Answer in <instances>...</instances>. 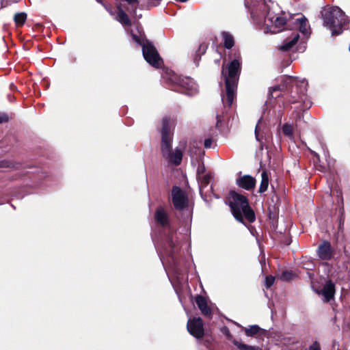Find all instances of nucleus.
<instances>
[{
  "label": "nucleus",
  "instance_id": "obj_20",
  "mask_svg": "<svg viewBox=\"0 0 350 350\" xmlns=\"http://www.w3.org/2000/svg\"><path fill=\"white\" fill-rule=\"evenodd\" d=\"M196 303L198 306L199 309L201 310L202 314L208 317H211V310L208 306L206 299L200 295H198L196 297Z\"/></svg>",
  "mask_w": 350,
  "mask_h": 350
},
{
  "label": "nucleus",
  "instance_id": "obj_24",
  "mask_svg": "<svg viewBox=\"0 0 350 350\" xmlns=\"http://www.w3.org/2000/svg\"><path fill=\"white\" fill-rule=\"evenodd\" d=\"M212 179L211 173H206L198 177L200 189L206 187Z\"/></svg>",
  "mask_w": 350,
  "mask_h": 350
},
{
  "label": "nucleus",
  "instance_id": "obj_25",
  "mask_svg": "<svg viewBox=\"0 0 350 350\" xmlns=\"http://www.w3.org/2000/svg\"><path fill=\"white\" fill-rule=\"evenodd\" d=\"M269 185V177L267 173L263 171L261 174V183L259 187V192L263 193L267 191Z\"/></svg>",
  "mask_w": 350,
  "mask_h": 350
},
{
  "label": "nucleus",
  "instance_id": "obj_3",
  "mask_svg": "<svg viewBox=\"0 0 350 350\" xmlns=\"http://www.w3.org/2000/svg\"><path fill=\"white\" fill-rule=\"evenodd\" d=\"M321 14L324 26L332 31V36L341 34L349 23L347 16L337 6L325 8Z\"/></svg>",
  "mask_w": 350,
  "mask_h": 350
},
{
  "label": "nucleus",
  "instance_id": "obj_8",
  "mask_svg": "<svg viewBox=\"0 0 350 350\" xmlns=\"http://www.w3.org/2000/svg\"><path fill=\"white\" fill-rule=\"evenodd\" d=\"M255 137L258 142H260L261 150H263L264 147L267 150V153L272 152L271 149V138L267 131H265L262 126V119H260L255 128Z\"/></svg>",
  "mask_w": 350,
  "mask_h": 350
},
{
  "label": "nucleus",
  "instance_id": "obj_37",
  "mask_svg": "<svg viewBox=\"0 0 350 350\" xmlns=\"http://www.w3.org/2000/svg\"><path fill=\"white\" fill-rule=\"evenodd\" d=\"M213 143V141L211 139H206L204 142V148L206 149H208L211 147V144Z\"/></svg>",
  "mask_w": 350,
  "mask_h": 350
},
{
  "label": "nucleus",
  "instance_id": "obj_29",
  "mask_svg": "<svg viewBox=\"0 0 350 350\" xmlns=\"http://www.w3.org/2000/svg\"><path fill=\"white\" fill-rule=\"evenodd\" d=\"M27 20V14L25 12L16 13L14 16V21L16 25H23Z\"/></svg>",
  "mask_w": 350,
  "mask_h": 350
},
{
  "label": "nucleus",
  "instance_id": "obj_11",
  "mask_svg": "<svg viewBox=\"0 0 350 350\" xmlns=\"http://www.w3.org/2000/svg\"><path fill=\"white\" fill-rule=\"evenodd\" d=\"M172 200L174 207L178 210L183 209L188 202L187 196L178 187H173L172 191Z\"/></svg>",
  "mask_w": 350,
  "mask_h": 350
},
{
  "label": "nucleus",
  "instance_id": "obj_15",
  "mask_svg": "<svg viewBox=\"0 0 350 350\" xmlns=\"http://www.w3.org/2000/svg\"><path fill=\"white\" fill-rule=\"evenodd\" d=\"M237 185L245 190L251 191L255 188L256 179L250 175H243L236 180Z\"/></svg>",
  "mask_w": 350,
  "mask_h": 350
},
{
  "label": "nucleus",
  "instance_id": "obj_13",
  "mask_svg": "<svg viewBox=\"0 0 350 350\" xmlns=\"http://www.w3.org/2000/svg\"><path fill=\"white\" fill-rule=\"evenodd\" d=\"M329 154H314L313 162L317 170L325 172L331 170V162L328 160Z\"/></svg>",
  "mask_w": 350,
  "mask_h": 350
},
{
  "label": "nucleus",
  "instance_id": "obj_14",
  "mask_svg": "<svg viewBox=\"0 0 350 350\" xmlns=\"http://www.w3.org/2000/svg\"><path fill=\"white\" fill-rule=\"evenodd\" d=\"M317 254L323 260H329L334 256V250L328 241H323L319 245L317 250Z\"/></svg>",
  "mask_w": 350,
  "mask_h": 350
},
{
  "label": "nucleus",
  "instance_id": "obj_31",
  "mask_svg": "<svg viewBox=\"0 0 350 350\" xmlns=\"http://www.w3.org/2000/svg\"><path fill=\"white\" fill-rule=\"evenodd\" d=\"M282 133L289 139L293 138V127L288 123L284 124L282 127Z\"/></svg>",
  "mask_w": 350,
  "mask_h": 350
},
{
  "label": "nucleus",
  "instance_id": "obj_2",
  "mask_svg": "<svg viewBox=\"0 0 350 350\" xmlns=\"http://www.w3.org/2000/svg\"><path fill=\"white\" fill-rule=\"evenodd\" d=\"M231 58L232 54H229ZM241 57L239 53L233 54V59L225 67L222 65L221 75L224 79L226 90L225 94H221V101L225 112L231 107L237 96V85L241 70Z\"/></svg>",
  "mask_w": 350,
  "mask_h": 350
},
{
  "label": "nucleus",
  "instance_id": "obj_10",
  "mask_svg": "<svg viewBox=\"0 0 350 350\" xmlns=\"http://www.w3.org/2000/svg\"><path fill=\"white\" fill-rule=\"evenodd\" d=\"M187 330L194 337L200 338L204 336L203 322L201 318L194 317L189 319L187 321Z\"/></svg>",
  "mask_w": 350,
  "mask_h": 350
},
{
  "label": "nucleus",
  "instance_id": "obj_5",
  "mask_svg": "<svg viewBox=\"0 0 350 350\" xmlns=\"http://www.w3.org/2000/svg\"><path fill=\"white\" fill-rule=\"evenodd\" d=\"M163 78L175 91L180 92L188 96H194L198 93V85L196 81L189 77H180L174 72L167 71Z\"/></svg>",
  "mask_w": 350,
  "mask_h": 350
},
{
  "label": "nucleus",
  "instance_id": "obj_17",
  "mask_svg": "<svg viewBox=\"0 0 350 350\" xmlns=\"http://www.w3.org/2000/svg\"><path fill=\"white\" fill-rule=\"evenodd\" d=\"M299 38V35L297 32H293L291 37H288L283 42V44L280 46L279 49L284 52L289 51L297 44Z\"/></svg>",
  "mask_w": 350,
  "mask_h": 350
},
{
  "label": "nucleus",
  "instance_id": "obj_43",
  "mask_svg": "<svg viewBox=\"0 0 350 350\" xmlns=\"http://www.w3.org/2000/svg\"><path fill=\"white\" fill-rule=\"evenodd\" d=\"M294 88L295 89L296 91H297V90H298L297 86L295 87Z\"/></svg>",
  "mask_w": 350,
  "mask_h": 350
},
{
  "label": "nucleus",
  "instance_id": "obj_39",
  "mask_svg": "<svg viewBox=\"0 0 350 350\" xmlns=\"http://www.w3.org/2000/svg\"><path fill=\"white\" fill-rule=\"evenodd\" d=\"M217 121L216 125H217V126H219V124L223 121V118H222L221 116L219 114H217Z\"/></svg>",
  "mask_w": 350,
  "mask_h": 350
},
{
  "label": "nucleus",
  "instance_id": "obj_6",
  "mask_svg": "<svg viewBox=\"0 0 350 350\" xmlns=\"http://www.w3.org/2000/svg\"><path fill=\"white\" fill-rule=\"evenodd\" d=\"M230 196L231 200L229 205L235 219L243 222L244 216L249 222H254L256 219L255 214L250 207L247 198L234 191L230 192Z\"/></svg>",
  "mask_w": 350,
  "mask_h": 350
},
{
  "label": "nucleus",
  "instance_id": "obj_1",
  "mask_svg": "<svg viewBox=\"0 0 350 350\" xmlns=\"http://www.w3.org/2000/svg\"><path fill=\"white\" fill-rule=\"evenodd\" d=\"M245 5L250 10L253 23L265 32L276 33L286 23L285 17L276 14L277 5L271 6L263 0H245Z\"/></svg>",
  "mask_w": 350,
  "mask_h": 350
},
{
  "label": "nucleus",
  "instance_id": "obj_32",
  "mask_svg": "<svg viewBox=\"0 0 350 350\" xmlns=\"http://www.w3.org/2000/svg\"><path fill=\"white\" fill-rule=\"evenodd\" d=\"M260 327L258 325H252L245 330V334L248 336H253L258 333Z\"/></svg>",
  "mask_w": 350,
  "mask_h": 350
},
{
  "label": "nucleus",
  "instance_id": "obj_9",
  "mask_svg": "<svg viewBox=\"0 0 350 350\" xmlns=\"http://www.w3.org/2000/svg\"><path fill=\"white\" fill-rule=\"evenodd\" d=\"M168 248H165L161 253V259L164 258L165 256H170L174 260L173 254L180 248L179 243L177 240L176 232L170 227L167 229V234L165 239Z\"/></svg>",
  "mask_w": 350,
  "mask_h": 350
},
{
  "label": "nucleus",
  "instance_id": "obj_18",
  "mask_svg": "<svg viewBox=\"0 0 350 350\" xmlns=\"http://www.w3.org/2000/svg\"><path fill=\"white\" fill-rule=\"evenodd\" d=\"M321 295L324 297L325 302L329 301L334 296L335 294V285L332 281H328L323 286L321 291Z\"/></svg>",
  "mask_w": 350,
  "mask_h": 350
},
{
  "label": "nucleus",
  "instance_id": "obj_41",
  "mask_svg": "<svg viewBox=\"0 0 350 350\" xmlns=\"http://www.w3.org/2000/svg\"><path fill=\"white\" fill-rule=\"evenodd\" d=\"M301 83L303 85H305V86L307 85V83L305 81V80H303Z\"/></svg>",
  "mask_w": 350,
  "mask_h": 350
},
{
  "label": "nucleus",
  "instance_id": "obj_4",
  "mask_svg": "<svg viewBox=\"0 0 350 350\" xmlns=\"http://www.w3.org/2000/svg\"><path fill=\"white\" fill-rule=\"evenodd\" d=\"M139 35L131 31V40L137 45L142 48V54L144 59L152 67L159 68L163 65V59L160 57L154 46L147 39L143 32L139 31L137 28Z\"/></svg>",
  "mask_w": 350,
  "mask_h": 350
},
{
  "label": "nucleus",
  "instance_id": "obj_19",
  "mask_svg": "<svg viewBox=\"0 0 350 350\" xmlns=\"http://www.w3.org/2000/svg\"><path fill=\"white\" fill-rule=\"evenodd\" d=\"M294 81V77L291 76H287L285 77L284 83L282 85H275L271 87L269 89V93L272 98H277L280 96V94H277L278 91H282L284 88H287V84L291 83Z\"/></svg>",
  "mask_w": 350,
  "mask_h": 350
},
{
  "label": "nucleus",
  "instance_id": "obj_40",
  "mask_svg": "<svg viewBox=\"0 0 350 350\" xmlns=\"http://www.w3.org/2000/svg\"><path fill=\"white\" fill-rule=\"evenodd\" d=\"M229 333H230L229 330L228 329L225 328V334L226 335H229Z\"/></svg>",
  "mask_w": 350,
  "mask_h": 350
},
{
  "label": "nucleus",
  "instance_id": "obj_35",
  "mask_svg": "<svg viewBox=\"0 0 350 350\" xmlns=\"http://www.w3.org/2000/svg\"><path fill=\"white\" fill-rule=\"evenodd\" d=\"M205 173V167L203 163L199 164L197 169V177L204 174Z\"/></svg>",
  "mask_w": 350,
  "mask_h": 350
},
{
  "label": "nucleus",
  "instance_id": "obj_28",
  "mask_svg": "<svg viewBox=\"0 0 350 350\" xmlns=\"http://www.w3.org/2000/svg\"><path fill=\"white\" fill-rule=\"evenodd\" d=\"M232 342L239 350H262L258 347L247 345L237 340H234Z\"/></svg>",
  "mask_w": 350,
  "mask_h": 350
},
{
  "label": "nucleus",
  "instance_id": "obj_38",
  "mask_svg": "<svg viewBox=\"0 0 350 350\" xmlns=\"http://www.w3.org/2000/svg\"><path fill=\"white\" fill-rule=\"evenodd\" d=\"M309 350H321L319 344L316 341L309 347Z\"/></svg>",
  "mask_w": 350,
  "mask_h": 350
},
{
  "label": "nucleus",
  "instance_id": "obj_34",
  "mask_svg": "<svg viewBox=\"0 0 350 350\" xmlns=\"http://www.w3.org/2000/svg\"><path fill=\"white\" fill-rule=\"evenodd\" d=\"M275 281V278L272 275H267L265 278V286L268 288L271 287Z\"/></svg>",
  "mask_w": 350,
  "mask_h": 350
},
{
  "label": "nucleus",
  "instance_id": "obj_42",
  "mask_svg": "<svg viewBox=\"0 0 350 350\" xmlns=\"http://www.w3.org/2000/svg\"><path fill=\"white\" fill-rule=\"evenodd\" d=\"M96 1H97V2H98V3H102V4H103V3H102V1H101V0H96Z\"/></svg>",
  "mask_w": 350,
  "mask_h": 350
},
{
  "label": "nucleus",
  "instance_id": "obj_30",
  "mask_svg": "<svg viewBox=\"0 0 350 350\" xmlns=\"http://www.w3.org/2000/svg\"><path fill=\"white\" fill-rule=\"evenodd\" d=\"M167 160L175 165H179L183 159V154H167Z\"/></svg>",
  "mask_w": 350,
  "mask_h": 350
},
{
  "label": "nucleus",
  "instance_id": "obj_33",
  "mask_svg": "<svg viewBox=\"0 0 350 350\" xmlns=\"http://www.w3.org/2000/svg\"><path fill=\"white\" fill-rule=\"evenodd\" d=\"M293 274L288 271H284L280 275V279L283 281H288L293 278Z\"/></svg>",
  "mask_w": 350,
  "mask_h": 350
},
{
  "label": "nucleus",
  "instance_id": "obj_21",
  "mask_svg": "<svg viewBox=\"0 0 350 350\" xmlns=\"http://www.w3.org/2000/svg\"><path fill=\"white\" fill-rule=\"evenodd\" d=\"M295 23L299 27V31L304 36H308L310 34V28L305 16L297 18Z\"/></svg>",
  "mask_w": 350,
  "mask_h": 350
},
{
  "label": "nucleus",
  "instance_id": "obj_36",
  "mask_svg": "<svg viewBox=\"0 0 350 350\" xmlns=\"http://www.w3.org/2000/svg\"><path fill=\"white\" fill-rule=\"evenodd\" d=\"M9 117L8 115L5 113L0 112V124L5 123L8 122Z\"/></svg>",
  "mask_w": 350,
  "mask_h": 350
},
{
  "label": "nucleus",
  "instance_id": "obj_27",
  "mask_svg": "<svg viewBox=\"0 0 350 350\" xmlns=\"http://www.w3.org/2000/svg\"><path fill=\"white\" fill-rule=\"evenodd\" d=\"M306 89L304 87V88H301L300 90V93L298 94L297 97L293 94V92H291V103H299V102H305L306 96Z\"/></svg>",
  "mask_w": 350,
  "mask_h": 350
},
{
  "label": "nucleus",
  "instance_id": "obj_26",
  "mask_svg": "<svg viewBox=\"0 0 350 350\" xmlns=\"http://www.w3.org/2000/svg\"><path fill=\"white\" fill-rule=\"evenodd\" d=\"M207 49V45L206 44H202L200 45L198 49L196 51L193 60L195 64L198 66V62L201 58V56L204 54Z\"/></svg>",
  "mask_w": 350,
  "mask_h": 350
},
{
  "label": "nucleus",
  "instance_id": "obj_22",
  "mask_svg": "<svg viewBox=\"0 0 350 350\" xmlns=\"http://www.w3.org/2000/svg\"><path fill=\"white\" fill-rule=\"evenodd\" d=\"M154 217L157 222L159 223L162 226H168V217L162 208H158L156 211Z\"/></svg>",
  "mask_w": 350,
  "mask_h": 350
},
{
  "label": "nucleus",
  "instance_id": "obj_12",
  "mask_svg": "<svg viewBox=\"0 0 350 350\" xmlns=\"http://www.w3.org/2000/svg\"><path fill=\"white\" fill-rule=\"evenodd\" d=\"M172 137H161L162 153H172ZM186 144L187 142L185 140L180 141L174 153H183Z\"/></svg>",
  "mask_w": 350,
  "mask_h": 350
},
{
  "label": "nucleus",
  "instance_id": "obj_16",
  "mask_svg": "<svg viewBox=\"0 0 350 350\" xmlns=\"http://www.w3.org/2000/svg\"><path fill=\"white\" fill-rule=\"evenodd\" d=\"M174 120L165 116L162 118L161 137H172Z\"/></svg>",
  "mask_w": 350,
  "mask_h": 350
},
{
  "label": "nucleus",
  "instance_id": "obj_7",
  "mask_svg": "<svg viewBox=\"0 0 350 350\" xmlns=\"http://www.w3.org/2000/svg\"><path fill=\"white\" fill-rule=\"evenodd\" d=\"M104 6L109 14L113 16L114 20L120 23L124 27H131L133 25V20L138 21L139 19L129 10V5L127 3L125 5L120 1L117 2L116 12L110 7Z\"/></svg>",
  "mask_w": 350,
  "mask_h": 350
},
{
  "label": "nucleus",
  "instance_id": "obj_23",
  "mask_svg": "<svg viewBox=\"0 0 350 350\" xmlns=\"http://www.w3.org/2000/svg\"><path fill=\"white\" fill-rule=\"evenodd\" d=\"M221 37L224 46L226 49H231L234 45V39L233 36L228 31H222Z\"/></svg>",
  "mask_w": 350,
  "mask_h": 350
}]
</instances>
